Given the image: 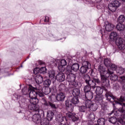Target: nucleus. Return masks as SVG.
<instances>
[{"mask_svg":"<svg viewBox=\"0 0 125 125\" xmlns=\"http://www.w3.org/2000/svg\"><path fill=\"white\" fill-rule=\"evenodd\" d=\"M59 88H61V90H63V89H65V85H60Z\"/></svg>","mask_w":125,"mask_h":125,"instance_id":"8fccbe9b","label":"nucleus"},{"mask_svg":"<svg viewBox=\"0 0 125 125\" xmlns=\"http://www.w3.org/2000/svg\"><path fill=\"white\" fill-rule=\"evenodd\" d=\"M110 41L111 42H114L117 39H118V33L116 32H112L109 35Z\"/></svg>","mask_w":125,"mask_h":125,"instance_id":"6ab92c4d","label":"nucleus"},{"mask_svg":"<svg viewBox=\"0 0 125 125\" xmlns=\"http://www.w3.org/2000/svg\"><path fill=\"white\" fill-rule=\"evenodd\" d=\"M21 67H22V65L21 66Z\"/></svg>","mask_w":125,"mask_h":125,"instance_id":"680f3d73","label":"nucleus"},{"mask_svg":"<svg viewBox=\"0 0 125 125\" xmlns=\"http://www.w3.org/2000/svg\"><path fill=\"white\" fill-rule=\"evenodd\" d=\"M108 68L110 71H116L117 70V66L114 64H110V66Z\"/></svg>","mask_w":125,"mask_h":125,"instance_id":"a19ab883","label":"nucleus"},{"mask_svg":"<svg viewBox=\"0 0 125 125\" xmlns=\"http://www.w3.org/2000/svg\"><path fill=\"white\" fill-rule=\"evenodd\" d=\"M50 83H51L50 80H49V79H46L45 81H44L43 85L45 87H48V86L50 85Z\"/></svg>","mask_w":125,"mask_h":125,"instance_id":"4c0bfd02","label":"nucleus"},{"mask_svg":"<svg viewBox=\"0 0 125 125\" xmlns=\"http://www.w3.org/2000/svg\"><path fill=\"white\" fill-rule=\"evenodd\" d=\"M125 24L120 22H119V23H118L116 26V28L117 30H118V31H124V30H125Z\"/></svg>","mask_w":125,"mask_h":125,"instance_id":"b1692460","label":"nucleus"},{"mask_svg":"<svg viewBox=\"0 0 125 125\" xmlns=\"http://www.w3.org/2000/svg\"><path fill=\"white\" fill-rule=\"evenodd\" d=\"M125 17L124 15H120L118 19V21L119 23H124L125 22Z\"/></svg>","mask_w":125,"mask_h":125,"instance_id":"c9c22d12","label":"nucleus"},{"mask_svg":"<svg viewBox=\"0 0 125 125\" xmlns=\"http://www.w3.org/2000/svg\"><path fill=\"white\" fill-rule=\"evenodd\" d=\"M105 29L107 32H111V31L114 29V25L113 24L106 21L105 22Z\"/></svg>","mask_w":125,"mask_h":125,"instance_id":"ddd939ff","label":"nucleus"},{"mask_svg":"<svg viewBox=\"0 0 125 125\" xmlns=\"http://www.w3.org/2000/svg\"><path fill=\"white\" fill-rule=\"evenodd\" d=\"M82 65L83 66L87 68L88 69H90V66H91V64L88 61H84Z\"/></svg>","mask_w":125,"mask_h":125,"instance_id":"c756f323","label":"nucleus"},{"mask_svg":"<svg viewBox=\"0 0 125 125\" xmlns=\"http://www.w3.org/2000/svg\"><path fill=\"white\" fill-rule=\"evenodd\" d=\"M56 79L58 82L62 83L65 81V74L63 73V72H60L56 75Z\"/></svg>","mask_w":125,"mask_h":125,"instance_id":"9b49d317","label":"nucleus"},{"mask_svg":"<svg viewBox=\"0 0 125 125\" xmlns=\"http://www.w3.org/2000/svg\"><path fill=\"white\" fill-rule=\"evenodd\" d=\"M40 73H44L46 72V67L45 66L39 68Z\"/></svg>","mask_w":125,"mask_h":125,"instance_id":"c03bdc74","label":"nucleus"},{"mask_svg":"<svg viewBox=\"0 0 125 125\" xmlns=\"http://www.w3.org/2000/svg\"><path fill=\"white\" fill-rule=\"evenodd\" d=\"M85 97L90 101L93 98V93L91 91L85 93Z\"/></svg>","mask_w":125,"mask_h":125,"instance_id":"aec40b11","label":"nucleus"},{"mask_svg":"<svg viewBox=\"0 0 125 125\" xmlns=\"http://www.w3.org/2000/svg\"><path fill=\"white\" fill-rule=\"evenodd\" d=\"M47 106H50L52 109H57V106L55 104L48 102V105Z\"/></svg>","mask_w":125,"mask_h":125,"instance_id":"37998d69","label":"nucleus"},{"mask_svg":"<svg viewBox=\"0 0 125 125\" xmlns=\"http://www.w3.org/2000/svg\"><path fill=\"white\" fill-rule=\"evenodd\" d=\"M113 105L114 108L115 109V104H113Z\"/></svg>","mask_w":125,"mask_h":125,"instance_id":"bf43d9fd","label":"nucleus"},{"mask_svg":"<svg viewBox=\"0 0 125 125\" xmlns=\"http://www.w3.org/2000/svg\"><path fill=\"white\" fill-rule=\"evenodd\" d=\"M92 117L91 120H92L94 118V114L93 113H91L89 115V117Z\"/></svg>","mask_w":125,"mask_h":125,"instance_id":"5fc2aeb1","label":"nucleus"},{"mask_svg":"<svg viewBox=\"0 0 125 125\" xmlns=\"http://www.w3.org/2000/svg\"><path fill=\"white\" fill-rule=\"evenodd\" d=\"M41 119L42 117H41V115H39V114H35L32 117L33 121L38 125H40Z\"/></svg>","mask_w":125,"mask_h":125,"instance_id":"f8f14e48","label":"nucleus"},{"mask_svg":"<svg viewBox=\"0 0 125 125\" xmlns=\"http://www.w3.org/2000/svg\"><path fill=\"white\" fill-rule=\"evenodd\" d=\"M114 124H115V125H120V124L118 123H115Z\"/></svg>","mask_w":125,"mask_h":125,"instance_id":"13d9d810","label":"nucleus"},{"mask_svg":"<svg viewBox=\"0 0 125 125\" xmlns=\"http://www.w3.org/2000/svg\"><path fill=\"white\" fill-rule=\"evenodd\" d=\"M104 64L107 68L111 67V61L109 59H105L104 61Z\"/></svg>","mask_w":125,"mask_h":125,"instance_id":"a878e982","label":"nucleus"},{"mask_svg":"<svg viewBox=\"0 0 125 125\" xmlns=\"http://www.w3.org/2000/svg\"><path fill=\"white\" fill-rule=\"evenodd\" d=\"M80 102L79 101V98L77 97H73L71 101L67 100L65 101V108L67 113H66V117L68 118V119L72 122H77V121H79V117L76 116V114L72 113L73 111H74V105H76Z\"/></svg>","mask_w":125,"mask_h":125,"instance_id":"7ed1b4c3","label":"nucleus"},{"mask_svg":"<svg viewBox=\"0 0 125 125\" xmlns=\"http://www.w3.org/2000/svg\"><path fill=\"white\" fill-rule=\"evenodd\" d=\"M67 81L69 82V83L75 82L76 81V75L73 73L67 74Z\"/></svg>","mask_w":125,"mask_h":125,"instance_id":"f3484780","label":"nucleus"},{"mask_svg":"<svg viewBox=\"0 0 125 125\" xmlns=\"http://www.w3.org/2000/svg\"><path fill=\"white\" fill-rule=\"evenodd\" d=\"M28 110L31 111H34L38 113V115H44V111L42 109H40V107L38 105V104H32L31 105H28Z\"/></svg>","mask_w":125,"mask_h":125,"instance_id":"1a4fd4ad","label":"nucleus"},{"mask_svg":"<svg viewBox=\"0 0 125 125\" xmlns=\"http://www.w3.org/2000/svg\"><path fill=\"white\" fill-rule=\"evenodd\" d=\"M69 92L70 93H72L74 97H77V96H79L81 94L80 89L77 88H74L72 90H69Z\"/></svg>","mask_w":125,"mask_h":125,"instance_id":"2eb2a0df","label":"nucleus"},{"mask_svg":"<svg viewBox=\"0 0 125 125\" xmlns=\"http://www.w3.org/2000/svg\"><path fill=\"white\" fill-rule=\"evenodd\" d=\"M64 120L67 122V119L66 118V117L63 116L62 115H59L56 118V120L58 121V122H59V123H62Z\"/></svg>","mask_w":125,"mask_h":125,"instance_id":"4be33fe9","label":"nucleus"},{"mask_svg":"<svg viewBox=\"0 0 125 125\" xmlns=\"http://www.w3.org/2000/svg\"><path fill=\"white\" fill-rule=\"evenodd\" d=\"M108 121L111 124H115L117 122V119L115 117H111L109 118Z\"/></svg>","mask_w":125,"mask_h":125,"instance_id":"ea45409f","label":"nucleus"},{"mask_svg":"<svg viewBox=\"0 0 125 125\" xmlns=\"http://www.w3.org/2000/svg\"><path fill=\"white\" fill-rule=\"evenodd\" d=\"M33 88V86H29L28 87H24L21 91L22 94L23 95H27L29 94V92H30V89Z\"/></svg>","mask_w":125,"mask_h":125,"instance_id":"a211bd4d","label":"nucleus"},{"mask_svg":"<svg viewBox=\"0 0 125 125\" xmlns=\"http://www.w3.org/2000/svg\"><path fill=\"white\" fill-rule=\"evenodd\" d=\"M28 94L30 98L29 100L23 99L21 101L22 103H23V104H26L25 102L29 101L27 107L28 106H30L31 105H37V104L39 103V100L37 98V97L42 96V86L39 84H37L35 88L32 87V88L29 90Z\"/></svg>","mask_w":125,"mask_h":125,"instance_id":"f03ea898","label":"nucleus"},{"mask_svg":"<svg viewBox=\"0 0 125 125\" xmlns=\"http://www.w3.org/2000/svg\"><path fill=\"white\" fill-rule=\"evenodd\" d=\"M78 86V83L76 81H73L70 82L68 85V88L70 89V88H75V87H77Z\"/></svg>","mask_w":125,"mask_h":125,"instance_id":"5701e85b","label":"nucleus"},{"mask_svg":"<svg viewBox=\"0 0 125 125\" xmlns=\"http://www.w3.org/2000/svg\"><path fill=\"white\" fill-rule=\"evenodd\" d=\"M48 21H49V18L48 17H45L44 22H48Z\"/></svg>","mask_w":125,"mask_h":125,"instance_id":"3c124183","label":"nucleus"},{"mask_svg":"<svg viewBox=\"0 0 125 125\" xmlns=\"http://www.w3.org/2000/svg\"><path fill=\"white\" fill-rule=\"evenodd\" d=\"M90 89H91V87H90V86L88 85V84H87L86 85H85L84 86L83 90H84V92H85V93H86V92L91 91Z\"/></svg>","mask_w":125,"mask_h":125,"instance_id":"58836bf2","label":"nucleus"},{"mask_svg":"<svg viewBox=\"0 0 125 125\" xmlns=\"http://www.w3.org/2000/svg\"><path fill=\"white\" fill-rule=\"evenodd\" d=\"M122 1H125V0H122Z\"/></svg>","mask_w":125,"mask_h":125,"instance_id":"052dcab7","label":"nucleus"},{"mask_svg":"<svg viewBox=\"0 0 125 125\" xmlns=\"http://www.w3.org/2000/svg\"><path fill=\"white\" fill-rule=\"evenodd\" d=\"M85 105L87 108H88L92 112H95L98 108V105L94 103L90 100H86L85 102Z\"/></svg>","mask_w":125,"mask_h":125,"instance_id":"0eeeda50","label":"nucleus"},{"mask_svg":"<svg viewBox=\"0 0 125 125\" xmlns=\"http://www.w3.org/2000/svg\"><path fill=\"white\" fill-rule=\"evenodd\" d=\"M71 67L73 71H74V72H77V71L79 70V69H80V64L79 63H74Z\"/></svg>","mask_w":125,"mask_h":125,"instance_id":"393cba45","label":"nucleus"},{"mask_svg":"<svg viewBox=\"0 0 125 125\" xmlns=\"http://www.w3.org/2000/svg\"><path fill=\"white\" fill-rule=\"evenodd\" d=\"M55 66H58V69L60 72H64L65 67L64 66L67 65V61L66 60L62 59L61 61L60 60H56L54 62Z\"/></svg>","mask_w":125,"mask_h":125,"instance_id":"39448f33","label":"nucleus"},{"mask_svg":"<svg viewBox=\"0 0 125 125\" xmlns=\"http://www.w3.org/2000/svg\"><path fill=\"white\" fill-rule=\"evenodd\" d=\"M14 96L16 99H20V98H23L22 96H19L17 94V93H15L14 94Z\"/></svg>","mask_w":125,"mask_h":125,"instance_id":"de8ad7c7","label":"nucleus"},{"mask_svg":"<svg viewBox=\"0 0 125 125\" xmlns=\"http://www.w3.org/2000/svg\"><path fill=\"white\" fill-rule=\"evenodd\" d=\"M65 94L63 92H60L58 93L56 97V99L57 101H64L65 100Z\"/></svg>","mask_w":125,"mask_h":125,"instance_id":"4468645a","label":"nucleus"},{"mask_svg":"<svg viewBox=\"0 0 125 125\" xmlns=\"http://www.w3.org/2000/svg\"><path fill=\"white\" fill-rule=\"evenodd\" d=\"M38 63H39V65H44V62H43L42 61H39Z\"/></svg>","mask_w":125,"mask_h":125,"instance_id":"603ef678","label":"nucleus"},{"mask_svg":"<svg viewBox=\"0 0 125 125\" xmlns=\"http://www.w3.org/2000/svg\"><path fill=\"white\" fill-rule=\"evenodd\" d=\"M95 100H97V101H99V100H100V99H98V97H97L95 98Z\"/></svg>","mask_w":125,"mask_h":125,"instance_id":"4d7b16f0","label":"nucleus"},{"mask_svg":"<svg viewBox=\"0 0 125 125\" xmlns=\"http://www.w3.org/2000/svg\"><path fill=\"white\" fill-rule=\"evenodd\" d=\"M54 116V113L51 111H48L47 113V120L48 121H51L53 119V116Z\"/></svg>","mask_w":125,"mask_h":125,"instance_id":"412c9836","label":"nucleus"},{"mask_svg":"<svg viewBox=\"0 0 125 125\" xmlns=\"http://www.w3.org/2000/svg\"><path fill=\"white\" fill-rule=\"evenodd\" d=\"M83 79L85 81V83L89 85L90 87H92V88H95L96 87V83L93 80L90 79V77L87 74H83Z\"/></svg>","mask_w":125,"mask_h":125,"instance_id":"423d86ee","label":"nucleus"},{"mask_svg":"<svg viewBox=\"0 0 125 125\" xmlns=\"http://www.w3.org/2000/svg\"><path fill=\"white\" fill-rule=\"evenodd\" d=\"M88 69L89 68H87V67H85V66L82 65V66L80 67L79 71L81 74H85V73L87 72Z\"/></svg>","mask_w":125,"mask_h":125,"instance_id":"bb28decb","label":"nucleus"},{"mask_svg":"<svg viewBox=\"0 0 125 125\" xmlns=\"http://www.w3.org/2000/svg\"><path fill=\"white\" fill-rule=\"evenodd\" d=\"M125 72V69L123 68V67H119L118 69L116 70V73L118 76L120 75H123Z\"/></svg>","mask_w":125,"mask_h":125,"instance_id":"f704fd0d","label":"nucleus"},{"mask_svg":"<svg viewBox=\"0 0 125 125\" xmlns=\"http://www.w3.org/2000/svg\"><path fill=\"white\" fill-rule=\"evenodd\" d=\"M110 79L111 81H113V82H116V81H118V76L115 74L112 75L110 77Z\"/></svg>","mask_w":125,"mask_h":125,"instance_id":"79ce46f5","label":"nucleus"},{"mask_svg":"<svg viewBox=\"0 0 125 125\" xmlns=\"http://www.w3.org/2000/svg\"><path fill=\"white\" fill-rule=\"evenodd\" d=\"M72 70H73L72 66L68 65L67 66L66 68H65V70L63 72L66 73L67 75H69L72 73Z\"/></svg>","mask_w":125,"mask_h":125,"instance_id":"7c9ffc66","label":"nucleus"},{"mask_svg":"<svg viewBox=\"0 0 125 125\" xmlns=\"http://www.w3.org/2000/svg\"><path fill=\"white\" fill-rule=\"evenodd\" d=\"M101 32L102 33V34L103 35V32H104V33H105V30L104 29H102L101 30Z\"/></svg>","mask_w":125,"mask_h":125,"instance_id":"6e6d98bb","label":"nucleus"},{"mask_svg":"<svg viewBox=\"0 0 125 125\" xmlns=\"http://www.w3.org/2000/svg\"><path fill=\"white\" fill-rule=\"evenodd\" d=\"M87 108L88 107H87L86 105L85 106H84V105H82L81 106H80L79 111L80 112H81L82 113H85V112H86L87 111Z\"/></svg>","mask_w":125,"mask_h":125,"instance_id":"e433bc0d","label":"nucleus"},{"mask_svg":"<svg viewBox=\"0 0 125 125\" xmlns=\"http://www.w3.org/2000/svg\"><path fill=\"white\" fill-rule=\"evenodd\" d=\"M103 92V89L101 88L100 86H97L96 89V93L98 95H100L102 94Z\"/></svg>","mask_w":125,"mask_h":125,"instance_id":"72a5a7b5","label":"nucleus"},{"mask_svg":"<svg viewBox=\"0 0 125 125\" xmlns=\"http://www.w3.org/2000/svg\"><path fill=\"white\" fill-rule=\"evenodd\" d=\"M120 6H121V2L117 0H114L112 1L111 3L108 5V9L112 12H115L118 7H120Z\"/></svg>","mask_w":125,"mask_h":125,"instance_id":"6e6552de","label":"nucleus"},{"mask_svg":"<svg viewBox=\"0 0 125 125\" xmlns=\"http://www.w3.org/2000/svg\"><path fill=\"white\" fill-rule=\"evenodd\" d=\"M93 80L94 82L95 83H97V84H100V83H101V81H100V80H99V79H98V78H93Z\"/></svg>","mask_w":125,"mask_h":125,"instance_id":"49530a36","label":"nucleus"},{"mask_svg":"<svg viewBox=\"0 0 125 125\" xmlns=\"http://www.w3.org/2000/svg\"><path fill=\"white\" fill-rule=\"evenodd\" d=\"M40 100H42V102H43L44 105H45L46 106H47L48 105V102L46 101V99H45V97L43 96V93H42V96H39Z\"/></svg>","mask_w":125,"mask_h":125,"instance_id":"cd10ccee","label":"nucleus"},{"mask_svg":"<svg viewBox=\"0 0 125 125\" xmlns=\"http://www.w3.org/2000/svg\"><path fill=\"white\" fill-rule=\"evenodd\" d=\"M105 99L109 102H115L117 105H121L122 107L116 110H114V115H116L117 117L119 116H122V114L124 115L125 117V104L124 103L125 101V96L123 95L120 97V98H117L110 91H108L107 89H105Z\"/></svg>","mask_w":125,"mask_h":125,"instance_id":"f257e3e1","label":"nucleus"},{"mask_svg":"<svg viewBox=\"0 0 125 125\" xmlns=\"http://www.w3.org/2000/svg\"><path fill=\"white\" fill-rule=\"evenodd\" d=\"M42 92H43V93H44L46 95H47L49 94L50 92H51V89L50 88H49L48 87H46V88H45L43 91V89H42Z\"/></svg>","mask_w":125,"mask_h":125,"instance_id":"2f4dec72","label":"nucleus"},{"mask_svg":"<svg viewBox=\"0 0 125 125\" xmlns=\"http://www.w3.org/2000/svg\"><path fill=\"white\" fill-rule=\"evenodd\" d=\"M35 82L37 84H39V85H41V83L43 82V77H42V76L41 75H37L35 77Z\"/></svg>","mask_w":125,"mask_h":125,"instance_id":"dca6fc26","label":"nucleus"},{"mask_svg":"<svg viewBox=\"0 0 125 125\" xmlns=\"http://www.w3.org/2000/svg\"><path fill=\"white\" fill-rule=\"evenodd\" d=\"M98 71L100 73L103 85H104V86H106L108 88L107 89L105 88V91H106L105 89H107L108 91H109V89L110 88V81H109V79H108V78L110 77V75H112V74H114V71H110L109 68L106 70L105 66H104V65L103 64H101L99 66Z\"/></svg>","mask_w":125,"mask_h":125,"instance_id":"20e7f679","label":"nucleus"},{"mask_svg":"<svg viewBox=\"0 0 125 125\" xmlns=\"http://www.w3.org/2000/svg\"><path fill=\"white\" fill-rule=\"evenodd\" d=\"M114 89H115L116 90H119V88H120V86L118 84H114L113 86Z\"/></svg>","mask_w":125,"mask_h":125,"instance_id":"09e8293b","label":"nucleus"},{"mask_svg":"<svg viewBox=\"0 0 125 125\" xmlns=\"http://www.w3.org/2000/svg\"><path fill=\"white\" fill-rule=\"evenodd\" d=\"M120 79L121 80V81H122V82H123L124 83H125V77H121Z\"/></svg>","mask_w":125,"mask_h":125,"instance_id":"864d4df0","label":"nucleus"},{"mask_svg":"<svg viewBox=\"0 0 125 125\" xmlns=\"http://www.w3.org/2000/svg\"><path fill=\"white\" fill-rule=\"evenodd\" d=\"M33 73L35 75H37V74H39L40 73V68L36 67L34 69Z\"/></svg>","mask_w":125,"mask_h":125,"instance_id":"a18cd8bd","label":"nucleus"},{"mask_svg":"<svg viewBox=\"0 0 125 125\" xmlns=\"http://www.w3.org/2000/svg\"><path fill=\"white\" fill-rule=\"evenodd\" d=\"M116 43L120 49H123V48H125V44H124V39L122 38H117L116 40Z\"/></svg>","mask_w":125,"mask_h":125,"instance_id":"9d476101","label":"nucleus"},{"mask_svg":"<svg viewBox=\"0 0 125 125\" xmlns=\"http://www.w3.org/2000/svg\"><path fill=\"white\" fill-rule=\"evenodd\" d=\"M41 125H49V121L46 118H44L40 122Z\"/></svg>","mask_w":125,"mask_h":125,"instance_id":"c85d7f7f","label":"nucleus"},{"mask_svg":"<svg viewBox=\"0 0 125 125\" xmlns=\"http://www.w3.org/2000/svg\"><path fill=\"white\" fill-rule=\"evenodd\" d=\"M48 75L50 79H54V77H55V71L54 70H50L48 73Z\"/></svg>","mask_w":125,"mask_h":125,"instance_id":"473e14b6","label":"nucleus"}]
</instances>
